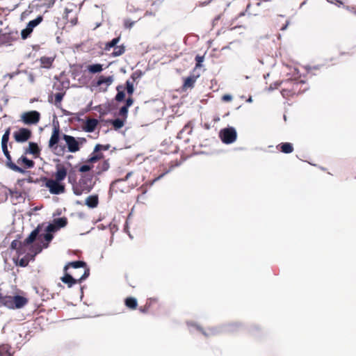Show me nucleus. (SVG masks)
<instances>
[{
	"mask_svg": "<svg viewBox=\"0 0 356 356\" xmlns=\"http://www.w3.org/2000/svg\"><path fill=\"white\" fill-rule=\"evenodd\" d=\"M126 89L129 95H132L134 92V83L133 81H130L127 80L126 82Z\"/></svg>",
	"mask_w": 356,
	"mask_h": 356,
	"instance_id": "72a5a7b5",
	"label": "nucleus"
},
{
	"mask_svg": "<svg viewBox=\"0 0 356 356\" xmlns=\"http://www.w3.org/2000/svg\"><path fill=\"white\" fill-rule=\"evenodd\" d=\"M72 273H74L73 277H79L77 275V273H74V272H72Z\"/></svg>",
	"mask_w": 356,
	"mask_h": 356,
	"instance_id": "864d4df0",
	"label": "nucleus"
},
{
	"mask_svg": "<svg viewBox=\"0 0 356 356\" xmlns=\"http://www.w3.org/2000/svg\"><path fill=\"white\" fill-rule=\"evenodd\" d=\"M110 148V145H100L97 144L95 147V152H101L102 150H108Z\"/></svg>",
	"mask_w": 356,
	"mask_h": 356,
	"instance_id": "e433bc0d",
	"label": "nucleus"
},
{
	"mask_svg": "<svg viewBox=\"0 0 356 356\" xmlns=\"http://www.w3.org/2000/svg\"><path fill=\"white\" fill-rule=\"evenodd\" d=\"M236 131L232 127L222 129L220 132V137L225 144L234 143L236 139Z\"/></svg>",
	"mask_w": 356,
	"mask_h": 356,
	"instance_id": "9d476101",
	"label": "nucleus"
},
{
	"mask_svg": "<svg viewBox=\"0 0 356 356\" xmlns=\"http://www.w3.org/2000/svg\"><path fill=\"white\" fill-rule=\"evenodd\" d=\"M40 120V113L37 111L24 112L21 115V120L24 124H36Z\"/></svg>",
	"mask_w": 356,
	"mask_h": 356,
	"instance_id": "1a4fd4ad",
	"label": "nucleus"
},
{
	"mask_svg": "<svg viewBox=\"0 0 356 356\" xmlns=\"http://www.w3.org/2000/svg\"><path fill=\"white\" fill-rule=\"evenodd\" d=\"M54 3V0H49V3L47 4V7L48 8H50L51 6H52Z\"/></svg>",
	"mask_w": 356,
	"mask_h": 356,
	"instance_id": "603ef678",
	"label": "nucleus"
},
{
	"mask_svg": "<svg viewBox=\"0 0 356 356\" xmlns=\"http://www.w3.org/2000/svg\"><path fill=\"white\" fill-rule=\"evenodd\" d=\"M53 235L51 233H46L44 234H40L36 238L39 241L43 243L42 246L41 245H35V253H39L42 251V248H47L49 245V242L53 239Z\"/></svg>",
	"mask_w": 356,
	"mask_h": 356,
	"instance_id": "9b49d317",
	"label": "nucleus"
},
{
	"mask_svg": "<svg viewBox=\"0 0 356 356\" xmlns=\"http://www.w3.org/2000/svg\"><path fill=\"white\" fill-rule=\"evenodd\" d=\"M54 222L55 223V225H56L57 228L58 229H60L61 227H64L67 225V220L66 218L63 217V218H56L54 220Z\"/></svg>",
	"mask_w": 356,
	"mask_h": 356,
	"instance_id": "473e14b6",
	"label": "nucleus"
},
{
	"mask_svg": "<svg viewBox=\"0 0 356 356\" xmlns=\"http://www.w3.org/2000/svg\"><path fill=\"white\" fill-rule=\"evenodd\" d=\"M71 12H72V10H70L67 8H66L65 9V17L72 26H75V25H76V24L78 22V18L76 16H75L73 18L69 19V13Z\"/></svg>",
	"mask_w": 356,
	"mask_h": 356,
	"instance_id": "2f4dec72",
	"label": "nucleus"
},
{
	"mask_svg": "<svg viewBox=\"0 0 356 356\" xmlns=\"http://www.w3.org/2000/svg\"><path fill=\"white\" fill-rule=\"evenodd\" d=\"M98 161H99V158L95 156V154L93 153H92L90 154V156L88 157V159H87L86 164L94 163Z\"/></svg>",
	"mask_w": 356,
	"mask_h": 356,
	"instance_id": "a19ab883",
	"label": "nucleus"
},
{
	"mask_svg": "<svg viewBox=\"0 0 356 356\" xmlns=\"http://www.w3.org/2000/svg\"><path fill=\"white\" fill-rule=\"evenodd\" d=\"M90 164H84L79 167L76 166L71 169L67 175L68 182L72 185L74 195L79 196L83 193H89L93 188V175L88 173L92 168Z\"/></svg>",
	"mask_w": 356,
	"mask_h": 356,
	"instance_id": "f257e3e1",
	"label": "nucleus"
},
{
	"mask_svg": "<svg viewBox=\"0 0 356 356\" xmlns=\"http://www.w3.org/2000/svg\"><path fill=\"white\" fill-rule=\"evenodd\" d=\"M113 81V76H100L96 83L97 86H102V85L106 86V89L112 84Z\"/></svg>",
	"mask_w": 356,
	"mask_h": 356,
	"instance_id": "2eb2a0df",
	"label": "nucleus"
},
{
	"mask_svg": "<svg viewBox=\"0 0 356 356\" xmlns=\"http://www.w3.org/2000/svg\"><path fill=\"white\" fill-rule=\"evenodd\" d=\"M27 264H28V261H27L26 259H22L19 261V265L20 266L24 267V266H26Z\"/></svg>",
	"mask_w": 356,
	"mask_h": 356,
	"instance_id": "8fccbe9b",
	"label": "nucleus"
},
{
	"mask_svg": "<svg viewBox=\"0 0 356 356\" xmlns=\"http://www.w3.org/2000/svg\"><path fill=\"white\" fill-rule=\"evenodd\" d=\"M98 204H99V197H98L97 195H89L86 199V204L89 208H95L97 207Z\"/></svg>",
	"mask_w": 356,
	"mask_h": 356,
	"instance_id": "aec40b11",
	"label": "nucleus"
},
{
	"mask_svg": "<svg viewBox=\"0 0 356 356\" xmlns=\"http://www.w3.org/2000/svg\"><path fill=\"white\" fill-rule=\"evenodd\" d=\"M131 175H132V172H129L126 175L124 179H119V181H127L131 176ZM117 181H118V180H116L115 182H117Z\"/></svg>",
	"mask_w": 356,
	"mask_h": 356,
	"instance_id": "3c124183",
	"label": "nucleus"
},
{
	"mask_svg": "<svg viewBox=\"0 0 356 356\" xmlns=\"http://www.w3.org/2000/svg\"><path fill=\"white\" fill-rule=\"evenodd\" d=\"M17 164L23 165L25 168H33L35 163L33 161L29 159L24 156H22L17 161Z\"/></svg>",
	"mask_w": 356,
	"mask_h": 356,
	"instance_id": "6ab92c4d",
	"label": "nucleus"
},
{
	"mask_svg": "<svg viewBox=\"0 0 356 356\" xmlns=\"http://www.w3.org/2000/svg\"><path fill=\"white\" fill-rule=\"evenodd\" d=\"M63 139L65 141L68 152H76L80 150L81 147L86 143L85 138H75L74 136L63 134Z\"/></svg>",
	"mask_w": 356,
	"mask_h": 356,
	"instance_id": "0eeeda50",
	"label": "nucleus"
},
{
	"mask_svg": "<svg viewBox=\"0 0 356 356\" xmlns=\"http://www.w3.org/2000/svg\"><path fill=\"white\" fill-rule=\"evenodd\" d=\"M98 124V120L94 118H89L86 120L84 130L86 132H92L95 131V128Z\"/></svg>",
	"mask_w": 356,
	"mask_h": 356,
	"instance_id": "a211bd4d",
	"label": "nucleus"
},
{
	"mask_svg": "<svg viewBox=\"0 0 356 356\" xmlns=\"http://www.w3.org/2000/svg\"><path fill=\"white\" fill-rule=\"evenodd\" d=\"M40 225H38L29 236L23 241L21 242L18 240L12 241L10 248L17 250L19 254H22L25 252L24 247L33 243L35 240L39 233Z\"/></svg>",
	"mask_w": 356,
	"mask_h": 356,
	"instance_id": "20e7f679",
	"label": "nucleus"
},
{
	"mask_svg": "<svg viewBox=\"0 0 356 356\" xmlns=\"http://www.w3.org/2000/svg\"><path fill=\"white\" fill-rule=\"evenodd\" d=\"M124 305L127 308L134 310L138 307V302L136 298L134 297H127L124 300Z\"/></svg>",
	"mask_w": 356,
	"mask_h": 356,
	"instance_id": "5701e85b",
	"label": "nucleus"
},
{
	"mask_svg": "<svg viewBox=\"0 0 356 356\" xmlns=\"http://www.w3.org/2000/svg\"><path fill=\"white\" fill-rule=\"evenodd\" d=\"M54 59L50 57L43 56L40 58L41 66L44 68H50Z\"/></svg>",
	"mask_w": 356,
	"mask_h": 356,
	"instance_id": "cd10ccee",
	"label": "nucleus"
},
{
	"mask_svg": "<svg viewBox=\"0 0 356 356\" xmlns=\"http://www.w3.org/2000/svg\"><path fill=\"white\" fill-rule=\"evenodd\" d=\"M195 61H196V65H195V67L196 68H198V67H201V63L204 61V56H200V55H197L195 56Z\"/></svg>",
	"mask_w": 356,
	"mask_h": 356,
	"instance_id": "58836bf2",
	"label": "nucleus"
},
{
	"mask_svg": "<svg viewBox=\"0 0 356 356\" xmlns=\"http://www.w3.org/2000/svg\"><path fill=\"white\" fill-rule=\"evenodd\" d=\"M197 77L195 76H190L184 79L182 85V90L186 91L189 88H193L195 86Z\"/></svg>",
	"mask_w": 356,
	"mask_h": 356,
	"instance_id": "dca6fc26",
	"label": "nucleus"
},
{
	"mask_svg": "<svg viewBox=\"0 0 356 356\" xmlns=\"http://www.w3.org/2000/svg\"><path fill=\"white\" fill-rule=\"evenodd\" d=\"M284 86L282 87L281 93L284 97L288 98L296 95L299 89L300 83L296 80L288 79L282 82Z\"/></svg>",
	"mask_w": 356,
	"mask_h": 356,
	"instance_id": "6e6552de",
	"label": "nucleus"
},
{
	"mask_svg": "<svg viewBox=\"0 0 356 356\" xmlns=\"http://www.w3.org/2000/svg\"><path fill=\"white\" fill-rule=\"evenodd\" d=\"M121 88V86H118L117 87V90H118V93L115 96V100L118 101V102H122L124 99L125 98V93L124 91H120V88Z\"/></svg>",
	"mask_w": 356,
	"mask_h": 356,
	"instance_id": "f704fd0d",
	"label": "nucleus"
},
{
	"mask_svg": "<svg viewBox=\"0 0 356 356\" xmlns=\"http://www.w3.org/2000/svg\"><path fill=\"white\" fill-rule=\"evenodd\" d=\"M128 113V108L125 106H123L119 111V115L123 117L124 118H127Z\"/></svg>",
	"mask_w": 356,
	"mask_h": 356,
	"instance_id": "ea45409f",
	"label": "nucleus"
},
{
	"mask_svg": "<svg viewBox=\"0 0 356 356\" xmlns=\"http://www.w3.org/2000/svg\"><path fill=\"white\" fill-rule=\"evenodd\" d=\"M88 70L92 74L101 72L103 70L102 64H93L88 66Z\"/></svg>",
	"mask_w": 356,
	"mask_h": 356,
	"instance_id": "c756f323",
	"label": "nucleus"
},
{
	"mask_svg": "<svg viewBox=\"0 0 356 356\" xmlns=\"http://www.w3.org/2000/svg\"><path fill=\"white\" fill-rule=\"evenodd\" d=\"M232 99V97L230 95H225L222 96V99L225 102H229Z\"/></svg>",
	"mask_w": 356,
	"mask_h": 356,
	"instance_id": "de8ad7c7",
	"label": "nucleus"
},
{
	"mask_svg": "<svg viewBox=\"0 0 356 356\" xmlns=\"http://www.w3.org/2000/svg\"><path fill=\"white\" fill-rule=\"evenodd\" d=\"M65 95V92L63 91V90L62 89L61 91L56 92L55 94H51V95H49V102H53L52 98H53V97H54V104H55V106L56 107L59 108V107H60L61 102H62Z\"/></svg>",
	"mask_w": 356,
	"mask_h": 356,
	"instance_id": "ddd939ff",
	"label": "nucleus"
},
{
	"mask_svg": "<svg viewBox=\"0 0 356 356\" xmlns=\"http://www.w3.org/2000/svg\"><path fill=\"white\" fill-rule=\"evenodd\" d=\"M120 36L113 38L112 40H111L110 42H108L105 44L104 49L106 51H110L111 48L114 47L115 46H117V44L120 42Z\"/></svg>",
	"mask_w": 356,
	"mask_h": 356,
	"instance_id": "bb28decb",
	"label": "nucleus"
},
{
	"mask_svg": "<svg viewBox=\"0 0 356 356\" xmlns=\"http://www.w3.org/2000/svg\"><path fill=\"white\" fill-rule=\"evenodd\" d=\"M131 77H132L133 80L134 81V80H135V79H136V78H135V74H132V76H131Z\"/></svg>",
	"mask_w": 356,
	"mask_h": 356,
	"instance_id": "5fc2aeb1",
	"label": "nucleus"
},
{
	"mask_svg": "<svg viewBox=\"0 0 356 356\" xmlns=\"http://www.w3.org/2000/svg\"><path fill=\"white\" fill-rule=\"evenodd\" d=\"M164 174H162L161 175H159V177H156L155 179H154L152 181H149V186H152L156 181H158L159 179H160L162 177H163Z\"/></svg>",
	"mask_w": 356,
	"mask_h": 356,
	"instance_id": "09e8293b",
	"label": "nucleus"
},
{
	"mask_svg": "<svg viewBox=\"0 0 356 356\" xmlns=\"http://www.w3.org/2000/svg\"><path fill=\"white\" fill-rule=\"evenodd\" d=\"M25 154H31L35 157H37L40 154V149L37 143L30 142L29 145V148L25 151Z\"/></svg>",
	"mask_w": 356,
	"mask_h": 356,
	"instance_id": "f3484780",
	"label": "nucleus"
},
{
	"mask_svg": "<svg viewBox=\"0 0 356 356\" xmlns=\"http://www.w3.org/2000/svg\"><path fill=\"white\" fill-rule=\"evenodd\" d=\"M11 346L8 344H3L0 346V356H13L11 353Z\"/></svg>",
	"mask_w": 356,
	"mask_h": 356,
	"instance_id": "a878e982",
	"label": "nucleus"
},
{
	"mask_svg": "<svg viewBox=\"0 0 356 356\" xmlns=\"http://www.w3.org/2000/svg\"><path fill=\"white\" fill-rule=\"evenodd\" d=\"M31 136V131L26 128H20L13 134V137L17 143H24L29 140Z\"/></svg>",
	"mask_w": 356,
	"mask_h": 356,
	"instance_id": "f8f14e48",
	"label": "nucleus"
},
{
	"mask_svg": "<svg viewBox=\"0 0 356 356\" xmlns=\"http://www.w3.org/2000/svg\"><path fill=\"white\" fill-rule=\"evenodd\" d=\"M92 153L95 154V156L99 158V160L104 158V155L101 152H95L94 149Z\"/></svg>",
	"mask_w": 356,
	"mask_h": 356,
	"instance_id": "49530a36",
	"label": "nucleus"
},
{
	"mask_svg": "<svg viewBox=\"0 0 356 356\" xmlns=\"http://www.w3.org/2000/svg\"><path fill=\"white\" fill-rule=\"evenodd\" d=\"M60 140V129L59 127H54L53 129L51 138L49 141V147L57 155H63L65 152V147L59 146L58 142Z\"/></svg>",
	"mask_w": 356,
	"mask_h": 356,
	"instance_id": "423d86ee",
	"label": "nucleus"
},
{
	"mask_svg": "<svg viewBox=\"0 0 356 356\" xmlns=\"http://www.w3.org/2000/svg\"><path fill=\"white\" fill-rule=\"evenodd\" d=\"M10 128H8L5 133L3 134L2 138H1V148L2 151L6 158V165L10 169L15 172H19L21 174H24L26 172V170L23 169L22 168L19 167V165H16L15 163L13 162L11 156L10 154V152L8 149V143L10 138Z\"/></svg>",
	"mask_w": 356,
	"mask_h": 356,
	"instance_id": "7ed1b4c3",
	"label": "nucleus"
},
{
	"mask_svg": "<svg viewBox=\"0 0 356 356\" xmlns=\"http://www.w3.org/2000/svg\"><path fill=\"white\" fill-rule=\"evenodd\" d=\"M134 103V99H132V97H129L126 100V104L124 105L125 106H127V108H129V106H131Z\"/></svg>",
	"mask_w": 356,
	"mask_h": 356,
	"instance_id": "37998d69",
	"label": "nucleus"
},
{
	"mask_svg": "<svg viewBox=\"0 0 356 356\" xmlns=\"http://www.w3.org/2000/svg\"><path fill=\"white\" fill-rule=\"evenodd\" d=\"M277 147L284 154H290L293 151V145L290 143H282Z\"/></svg>",
	"mask_w": 356,
	"mask_h": 356,
	"instance_id": "412c9836",
	"label": "nucleus"
},
{
	"mask_svg": "<svg viewBox=\"0 0 356 356\" xmlns=\"http://www.w3.org/2000/svg\"><path fill=\"white\" fill-rule=\"evenodd\" d=\"M64 275L60 277L61 281L66 284L69 288L72 287L76 284H81L86 280L90 275V269L86 268L84 270L83 274L79 277H73L74 273L69 271H63Z\"/></svg>",
	"mask_w": 356,
	"mask_h": 356,
	"instance_id": "39448f33",
	"label": "nucleus"
},
{
	"mask_svg": "<svg viewBox=\"0 0 356 356\" xmlns=\"http://www.w3.org/2000/svg\"><path fill=\"white\" fill-rule=\"evenodd\" d=\"M70 268H84V270L88 268H87V265H86V263L85 261H72V262H69L67 263L64 268H63V271H69V269Z\"/></svg>",
	"mask_w": 356,
	"mask_h": 356,
	"instance_id": "4468645a",
	"label": "nucleus"
},
{
	"mask_svg": "<svg viewBox=\"0 0 356 356\" xmlns=\"http://www.w3.org/2000/svg\"><path fill=\"white\" fill-rule=\"evenodd\" d=\"M138 309L141 313L143 314H146L149 311V309L147 308V306H145V305L140 307Z\"/></svg>",
	"mask_w": 356,
	"mask_h": 356,
	"instance_id": "c03bdc74",
	"label": "nucleus"
},
{
	"mask_svg": "<svg viewBox=\"0 0 356 356\" xmlns=\"http://www.w3.org/2000/svg\"><path fill=\"white\" fill-rule=\"evenodd\" d=\"M134 24L133 22H131L130 20L127 19L124 21V26L127 29H131Z\"/></svg>",
	"mask_w": 356,
	"mask_h": 356,
	"instance_id": "a18cd8bd",
	"label": "nucleus"
},
{
	"mask_svg": "<svg viewBox=\"0 0 356 356\" xmlns=\"http://www.w3.org/2000/svg\"><path fill=\"white\" fill-rule=\"evenodd\" d=\"M110 168V163L108 160H105L103 162L98 164L97 167V174L99 175L105 171H107Z\"/></svg>",
	"mask_w": 356,
	"mask_h": 356,
	"instance_id": "393cba45",
	"label": "nucleus"
},
{
	"mask_svg": "<svg viewBox=\"0 0 356 356\" xmlns=\"http://www.w3.org/2000/svg\"><path fill=\"white\" fill-rule=\"evenodd\" d=\"M42 20L43 17L41 15L38 16L35 19L30 21L26 26L33 31V29L37 26Z\"/></svg>",
	"mask_w": 356,
	"mask_h": 356,
	"instance_id": "c85d7f7f",
	"label": "nucleus"
},
{
	"mask_svg": "<svg viewBox=\"0 0 356 356\" xmlns=\"http://www.w3.org/2000/svg\"><path fill=\"white\" fill-rule=\"evenodd\" d=\"M56 169L54 179L43 177L41 179L51 194L60 195L65 192V185L63 181L68 174L65 167L61 164L56 165Z\"/></svg>",
	"mask_w": 356,
	"mask_h": 356,
	"instance_id": "f03ea898",
	"label": "nucleus"
},
{
	"mask_svg": "<svg viewBox=\"0 0 356 356\" xmlns=\"http://www.w3.org/2000/svg\"><path fill=\"white\" fill-rule=\"evenodd\" d=\"M113 52L111 54L112 57H118L124 54L126 48L124 44L115 46Z\"/></svg>",
	"mask_w": 356,
	"mask_h": 356,
	"instance_id": "b1692460",
	"label": "nucleus"
},
{
	"mask_svg": "<svg viewBox=\"0 0 356 356\" xmlns=\"http://www.w3.org/2000/svg\"><path fill=\"white\" fill-rule=\"evenodd\" d=\"M193 131V127L191 122H189L184 125L183 129L178 133L177 138L179 139H183L184 138V134L186 133L188 135L191 134Z\"/></svg>",
	"mask_w": 356,
	"mask_h": 356,
	"instance_id": "4be33fe9",
	"label": "nucleus"
},
{
	"mask_svg": "<svg viewBox=\"0 0 356 356\" xmlns=\"http://www.w3.org/2000/svg\"><path fill=\"white\" fill-rule=\"evenodd\" d=\"M58 229L57 228L56 225L54 222L53 224H49V225H47L45 230L47 232L51 234V232H55Z\"/></svg>",
	"mask_w": 356,
	"mask_h": 356,
	"instance_id": "4c0bfd02",
	"label": "nucleus"
},
{
	"mask_svg": "<svg viewBox=\"0 0 356 356\" xmlns=\"http://www.w3.org/2000/svg\"><path fill=\"white\" fill-rule=\"evenodd\" d=\"M337 2L339 3L340 5L343 4L342 1H341L337 0Z\"/></svg>",
	"mask_w": 356,
	"mask_h": 356,
	"instance_id": "6e6d98bb",
	"label": "nucleus"
},
{
	"mask_svg": "<svg viewBox=\"0 0 356 356\" xmlns=\"http://www.w3.org/2000/svg\"><path fill=\"white\" fill-rule=\"evenodd\" d=\"M32 33V31L28 28L27 26L23 29L21 32V36H22V38L25 40L26 39L29 35L30 34Z\"/></svg>",
	"mask_w": 356,
	"mask_h": 356,
	"instance_id": "c9c22d12",
	"label": "nucleus"
},
{
	"mask_svg": "<svg viewBox=\"0 0 356 356\" xmlns=\"http://www.w3.org/2000/svg\"><path fill=\"white\" fill-rule=\"evenodd\" d=\"M175 148L177 149V146H175ZM172 152H176V149L173 150Z\"/></svg>",
	"mask_w": 356,
	"mask_h": 356,
	"instance_id": "4d7b16f0",
	"label": "nucleus"
},
{
	"mask_svg": "<svg viewBox=\"0 0 356 356\" xmlns=\"http://www.w3.org/2000/svg\"><path fill=\"white\" fill-rule=\"evenodd\" d=\"M157 300L156 299L149 298L147 300L145 303V306H147V308L150 309L153 303H156Z\"/></svg>",
	"mask_w": 356,
	"mask_h": 356,
	"instance_id": "79ce46f5",
	"label": "nucleus"
},
{
	"mask_svg": "<svg viewBox=\"0 0 356 356\" xmlns=\"http://www.w3.org/2000/svg\"><path fill=\"white\" fill-rule=\"evenodd\" d=\"M109 122L113 125L115 130L121 129L124 124V121L119 118L111 120Z\"/></svg>",
	"mask_w": 356,
	"mask_h": 356,
	"instance_id": "7c9ffc66",
	"label": "nucleus"
}]
</instances>
